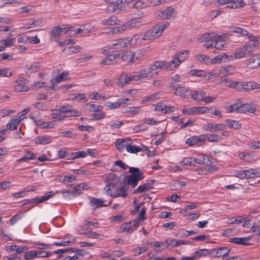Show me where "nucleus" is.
<instances>
[{"label":"nucleus","mask_w":260,"mask_h":260,"mask_svg":"<svg viewBox=\"0 0 260 260\" xmlns=\"http://www.w3.org/2000/svg\"><path fill=\"white\" fill-rule=\"evenodd\" d=\"M169 25L170 23L168 22H161L147 30L143 36L137 34L133 37H128L127 39L129 40L128 45L132 46L141 43L142 40L151 41L157 38L161 35L164 30L168 28Z\"/></svg>","instance_id":"f257e3e1"},{"label":"nucleus","mask_w":260,"mask_h":260,"mask_svg":"<svg viewBox=\"0 0 260 260\" xmlns=\"http://www.w3.org/2000/svg\"><path fill=\"white\" fill-rule=\"evenodd\" d=\"M129 173L131 174L126 176L127 184L131 185L132 188L135 187L138 185V182L144 178L143 173L138 168L129 167Z\"/></svg>","instance_id":"f03ea898"},{"label":"nucleus","mask_w":260,"mask_h":260,"mask_svg":"<svg viewBox=\"0 0 260 260\" xmlns=\"http://www.w3.org/2000/svg\"><path fill=\"white\" fill-rule=\"evenodd\" d=\"M175 68V66L171 63V61L169 62L157 61L151 65L149 68L143 69V74L147 75L149 77L153 76V74L152 72L156 70H160L162 69H166L168 70L172 71Z\"/></svg>","instance_id":"7ed1b4c3"},{"label":"nucleus","mask_w":260,"mask_h":260,"mask_svg":"<svg viewBox=\"0 0 260 260\" xmlns=\"http://www.w3.org/2000/svg\"><path fill=\"white\" fill-rule=\"evenodd\" d=\"M128 0H106L108 4L107 11L110 13L124 11Z\"/></svg>","instance_id":"20e7f679"},{"label":"nucleus","mask_w":260,"mask_h":260,"mask_svg":"<svg viewBox=\"0 0 260 260\" xmlns=\"http://www.w3.org/2000/svg\"><path fill=\"white\" fill-rule=\"evenodd\" d=\"M54 193L53 191H49L45 193L43 196L40 197H36L30 200H24L23 202L24 203L21 205V208L24 209L25 206L29 204H39V203H42L50 198H52L54 196Z\"/></svg>","instance_id":"39448f33"},{"label":"nucleus","mask_w":260,"mask_h":260,"mask_svg":"<svg viewBox=\"0 0 260 260\" xmlns=\"http://www.w3.org/2000/svg\"><path fill=\"white\" fill-rule=\"evenodd\" d=\"M188 53V50H183L176 53L171 63L175 66L176 68L187 57Z\"/></svg>","instance_id":"423d86ee"},{"label":"nucleus","mask_w":260,"mask_h":260,"mask_svg":"<svg viewBox=\"0 0 260 260\" xmlns=\"http://www.w3.org/2000/svg\"><path fill=\"white\" fill-rule=\"evenodd\" d=\"M137 20L134 19L131 20V21L126 22L120 26H116L115 28L113 29L114 32L118 33L124 31L127 28L132 27L136 25Z\"/></svg>","instance_id":"0eeeda50"},{"label":"nucleus","mask_w":260,"mask_h":260,"mask_svg":"<svg viewBox=\"0 0 260 260\" xmlns=\"http://www.w3.org/2000/svg\"><path fill=\"white\" fill-rule=\"evenodd\" d=\"M128 187L126 186V185H122L118 189L111 193V196L114 198H125L128 196V193L126 191Z\"/></svg>","instance_id":"6e6552de"},{"label":"nucleus","mask_w":260,"mask_h":260,"mask_svg":"<svg viewBox=\"0 0 260 260\" xmlns=\"http://www.w3.org/2000/svg\"><path fill=\"white\" fill-rule=\"evenodd\" d=\"M174 13V9L168 7L165 10L162 11H159L157 12V16L162 19H169L171 17H174V16L173 14Z\"/></svg>","instance_id":"1a4fd4ad"},{"label":"nucleus","mask_w":260,"mask_h":260,"mask_svg":"<svg viewBox=\"0 0 260 260\" xmlns=\"http://www.w3.org/2000/svg\"><path fill=\"white\" fill-rule=\"evenodd\" d=\"M66 27L61 28L59 26L53 27L50 31L51 40L58 41L60 32H63Z\"/></svg>","instance_id":"9d476101"},{"label":"nucleus","mask_w":260,"mask_h":260,"mask_svg":"<svg viewBox=\"0 0 260 260\" xmlns=\"http://www.w3.org/2000/svg\"><path fill=\"white\" fill-rule=\"evenodd\" d=\"M193 162L194 164L199 165H209L212 163L208 155L203 154L198 155L197 158H193Z\"/></svg>","instance_id":"9b49d317"},{"label":"nucleus","mask_w":260,"mask_h":260,"mask_svg":"<svg viewBox=\"0 0 260 260\" xmlns=\"http://www.w3.org/2000/svg\"><path fill=\"white\" fill-rule=\"evenodd\" d=\"M235 111L239 113L249 112L253 113L255 111V109L251 105L249 104H245L241 105L240 106H237L235 109Z\"/></svg>","instance_id":"f8f14e48"},{"label":"nucleus","mask_w":260,"mask_h":260,"mask_svg":"<svg viewBox=\"0 0 260 260\" xmlns=\"http://www.w3.org/2000/svg\"><path fill=\"white\" fill-rule=\"evenodd\" d=\"M129 40L127 37L124 39H119L116 40H113L112 46L115 49H118L123 47H126L128 46Z\"/></svg>","instance_id":"ddd939ff"},{"label":"nucleus","mask_w":260,"mask_h":260,"mask_svg":"<svg viewBox=\"0 0 260 260\" xmlns=\"http://www.w3.org/2000/svg\"><path fill=\"white\" fill-rule=\"evenodd\" d=\"M135 54L130 50L124 52L121 56V59L126 62H135Z\"/></svg>","instance_id":"4468645a"},{"label":"nucleus","mask_w":260,"mask_h":260,"mask_svg":"<svg viewBox=\"0 0 260 260\" xmlns=\"http://www.w3.org/2000/svg\"><path fill=\"white\" fill-rule=\"evenodd\" d=\"M120 22L117 17L112 15L102 21L101 24L103 25H118Z\"/></svg>","instance_id":"2eb2a0df"},{"label":"nucleus","mask_w":260,"mask_h":260,"mask_svg":"<svg viewBox=\"0 0 260 260\" xmlns=\"http://www.w3.org/2000/svg\"><path fill=\"white\" fill-rule=\"evenodd\" d=\"M89 199V204L91 206H96V207H101L108 206V205L103 204L105 201L102 199L90 197ZM111 203V202H109L108 205Z\"/></svg>","instance_id":"dca6fc26"},{"label":"nucleus","mask_w":260,"mask_h":260,"mask_svg":"<svg viewBox=\"0 0 260 260\" xmlns=\"http://www.w3.org/2000/svg\"><path fill=\"white\" fill-rule=\"evenodd\" d=\"M21 119L18 117L11 119L9 121L6 125L7 129L10 131L16 129Z\"/></svg>","instance_id":"f3484780"},{"label":"nucleus","mask_w":260,"mask_h":260,"mask_svg":"<svg viewBox=\"0 0 260 260\" xmlns=\"http://www.w3.org/2000/svg\"><path fill=\"white\" fill-rule=\"evenodd\" d=\"M69 73L67 72H64L56 76L55 78H52L51 80L52 83H58L63 81H66L69 79Z\"/></svg>","instance_id":"a211bd4d"},{"label":"nucleus","mask_w":260,"mask_h":260,"mask_svg":"<svg viewBox=\"0 0 260 260\" xmlns=\"http://www.w3.org/2000/svg\"><path fill=\"white\" fill-rule=\"evenodd\" d=\"M246 179L260 177V168L250 169L246 170Z\"/></svg>","instance_id":"6ab92c4d"},{"label":"nucleus","mask_w":260,"mask_h":260,"mask_svg":"<svg viewBox=\"0 0 260 260\" xmlns=\"http://www.w3.org/2000/svg\"><path fill=\"white\" fill-rule=\"evenodd\" d=\"M230 251L231 249L225 247H220L216 250L215 256L218 257L222 256V259H224V257L226 256Z\"/></svg>","instance_id":"aec40b11"},{"label":"nucleus","mask_w":260,"mask_h":260,"mask_svg":"<svg viewBox=\"0 0 260 260\" xmlns=\"http://www.w3.org/2000/svg\"><path fill=\"white\" fill-rule=\"evenodd\" d=\"M129 141V140H128L127 142L126 140L124 139H117L116 142V148L119 152H122L125 148L126 149V145Z\"/></svg>","instance_id":"412c9836"},{"label":"nucleus","mask_w":260,"mask_h":260,"mask_svg":"<svg viewBox=\"0 0 260 260\" xmlns=\"http://www.w3.org/2000/svg\"><path fill=\"white\" fill-rule=\"evenodd\" d=\"M228 60V56L225 53L217 55L216 57L211 60V62L213 63H220L221 62H225Z\"/></svg>","instance_id":"4be33fe9"},{"label":"nucleus","mask_w":260,"mask_h":260,"mask_svg":"<svg viewBox=\"0 0 260 260\" xmlns=\"http://www.w3.org/2000/svg\"><path fill=\"white\" fill-rule=\"evenodd\" d=\"M69 99L71 100H77L78 101H82L83 102H85L87 101L85 94L84 93H72L69 95Z\"/></svg>","instance_id":"5701e85b"},{"label":"nucleus","mask_w":260,"mask_h":260,"mask_svg":"<svg viewBox=\"0 0 260 260\" xmlns=\"http://www.w3.org/2000/svg\"><path fill=\"white\" fill-rule=\"evenodd\" d=\"M79 230L81 234L86 235L88 238L99 239L100 237V234L96 232H92L90 230H88L87 232H84V231L85 230V229L84 227H81Z\"/></svg>","instance_id":"b1692460"},{"label":"nucleus","mask_w":260,"mask_h":260,"mask_svg":"<svg viewBox=\"0 0 260 260\" xmlns=\"http://www.w3.org/2000/svg\"><path fill=\"white\" fill-rule=\"evenodd\" d=\"M245 91H250L254 89L260 88V85L252 82H244Z\"/></svg>","instance_id":"393cba45"},{"label":"nucleus","mask_w":260,"mask_h":260,"mask_svg":"<svg viewBox=\"0 0 260 260\" xmlns=\"http://www.w3.org/2000/svg\"><path fill=\"white\" fill-rule=\"evenodd\" d=\"M101 108H103V107L100 105L90 104L88 103L86 104L84 106V108L85 109V110L89 112H93L94 113L99 111V110H100L99 109H101Z\"/></svg>","instance_id":"a878e982"},{"label":"nucleus","mask_w":260,"mask_h":260,"mask_svg":"<svg viewBox=\"0 0 260 260\" xmlns=\"http://www.w3.org/2000/svg\"><path fill=\"white\" fill-rule=\"evenodd\" d=\"M165 244H166L165 246L166 248H170L177 247L179 245L178 240H176V239H167L165 240V242L161 243L162 246H164Z\"/></svg>","instance_id":"bb28decb"},{"label":"nucleus","mask_w":260,"mask_h":260,"mask_svg":"<svg viewBox=\"0 0 260 260\" xmlns=\"http://www.w3.org/2000/svg\"><path fill=\"white\" fill-rule=\"evenodd\" d=\"M217 37V35L214 32L206 33L203 35L200 39L201 42L209 41L210 40H213Z\"/></svg>","instance_id":"cd10ccee"},{"label":"nucleus","mask_w":260,"mask_h":260,"mask_svg":"<svg viewBox=\"0 0 260 260\" xmlns=\"http://www.w3.org/2000/svg\"><path fill=\"white\" fill-rule=\"evenodd\" d=\"M129 81H131L129 76L126 74H123L120 76L119 81L117 84L120 86H122L124 84L127 83Z\"/></svg>","instance_id":"c85d7f7f"},{"label":"nucleus","mask_w":260,"mask_h":260,"mask_svg":"<svg viewBox=\"0 0 260 260\" xmlns=\"http://www.w3.org/2000/svg\"><path fill=\"white\" fill-rule=\"evenodd\" d=\"M87 153L86 151H77L76 152H72L70 154V157L68 159H74L77 158H82L86 156Z\"/></svg>","instance_id":"c756f323"},{"label":"nucleus","mask_w":260,"mask_h":260,"mask_svg":"<svg viewBox=\"0 0 260 260\" xmlns=\"http://www.w3.org/2000/svg\"><path fill=\"white\" fill-rule=\"evenodd\" d=\"M103 108H100L99 111L94 112L92 114V120H99L105 118V114L103 111Z\"/></svg>","instance_id":"7c9ffc66"},{"label":"nucleus","mask_w":260,"mask_h":260,"mask_svg":"<svg viewBox=\"0 0 260 260\" xmlns=\"http://www.w3.org/2000/svg\"><path fill=\"white\" fill-rule=\"evenodd\" d=\"M120 230L122 232H127L129 233H132L134 231L131 222H128L122 224L120 227Z\"/></svg>","instance_id":"2f4dec72"},{"label":"nucleus","mask_w":260,"mask_h":260,"mask_svg":"<svg viewBox=\"0 0 260 260\" xmlns=\"http://www.w3.org/2000/svg\"><path fill=\"white\" fill-rule=\"evenodd\" d=\"M131 81H138L144 79V78L149 77L147 75L143 74V70L140 72L138 75H129Z\"/></svg>","instance_id":"473e14b6"},{"label":"nucleus","mask_w":260,"mask_h":260,"mask_svg":"<svg viewBox=\"0 0 260 260\" xmlns=\"http://www.w3.org/2000/svg\"><path fill=\"white\" fill-rule=\"evenodd\" d=\"M126 150L129 153H135L143 151V149L142 147L135 146L128 143Z\"/></svg>","instance_id":"72a5a7b5"},{"label":"nucleus","mask_w":260,"mask_h":260,"mask_svg":"<svg viewBox=\"0 0 260 260\" xmlns=\"http://www.w3.org/2000/svg\"><path fill=\"white\" fill-rule=\"evenodd\" d=\"M188 91V90L186 87L182 86L181 88H180V89L176 90V91H175L174 93L175 94L180 96V97L186 98H187V95L186 93Z\"/></svg>","instance_id":"f704fd0d"},{"label":"nucleus","mask_w":260,"mask_h":260,"mask_svg":"<svg viewBox=\"0 0 260 260\" xmlns=\"http://www.w3.org/2000/svg\"><path fill=\"white\" fill-rule=\"evenodd\" d=\"M230 242L239 245H250V243H245L244 238L234 237L231 239Z\"/></svg>","instance_id":"c9c22d12"},{"label":"nucleus","mask_w":260,"mask_h":260,"mask_svg":"<svg viewBox=\"0 0 260 260\" xmlns=\"http://www.w3.org/2000/svg\"><path fill=\"white\" fill-rule=\"evenodd\" d=\"M232 1L233 2L234 6H229V8L232 9L242 8L246 5V3L243 0H232Z\"/></svg>","instance_id":"e433bc0d"},{"label":"nucleus","mask_w":260,"mask_h":260,"mask_svg":"<svg viewBox=\"0 0 260 260\" xmlns=\"http://www.w3.org/2000/svg\"><path fill=\"white\" fill-rule=\"evenodd\" d=\"M251 58L249 59V63H252V68L260 65V61L258 56L256 55H253Z\"/></svg>","instance_id":"4c0bfd02"},{"label":"nucleus","mask_w":260,"mask_h":260,"mask_svg":"<svg viewBox=\"0 0 260 260\" xmlns=\"http://www.w3.org/2000/svg\"><path fill=\"white\" fill-rule=\"evenodd\" d=\"M185 142L187 144L191 146L197 145L199 143L198 136H194L189 137L186 140Z\"/></svg>","instance_id":"58836bf2"},{"label":"nucleus","mask_w":260,"mask_h":260,"mask_svg":"<svg viewBox=\"0 0 260 260\" xmlns=\"http://www.w3.org/2000/svg\"><path fill=\"white\" fill-rule=\"evenodd\" d=\"M37 253L35 250H30L25 253L24 258L26 260L33 259L35 257H37Z\"/></svg>","instance_id":"ea45409f"},{"label":"nucleus","mask_w":260,"mask_h":260,"mask_svg":"<svg viewBox=\"0 0 260 260\" xmlns=\"http://www.w3.org/2000/svg\"><path fill=\"white\" fill-rule=\"evenodd\" d=\"M181 163L185 166H196L193 162V157H185L181 161Z\"/></svg>","instance_id":"a19ab883"},{"label":"nucleus","mask_w":260,"mask_h":260,"mask_svg":"<svg viewBox=\"0 0 260 260\" xmlns=\"http://www.w3.org/2000/svg\"><path fill=\"white\" fill-rule=\"evenodd\" d=\"M40 67V64L38 62L33 63L28 69L26 73L31 74L36 72Z\"/></svg>","instance_id":"79ce46f5"},{"label":"nucleus","mask_w":260,"mask_h":260,"mask_svg":"<svg viewBox=\"0 0 260 260\" xmlns=\"http://www.w3.org/2000/svg\"><path fill=\"white\" fill-rule=\"evenodd\" d=\"M123 121L117 120L110 122L108 124V125H109L112 129H116L119 128L122 125H123Z\"/></svg>","instance_id":"37998d69"},{"label":"nucleus","mask_w":260,"mask_h":260,"mask_svg":"<svg viewBox=\"0 0 260 260\" xmlns=\"http://www.w3.org/2000/svg\"><path fill=\"white\" fill-rule=\"evenodd\" d=\"M13 71H10V69H0V76L2 77H10L13 74Z\"/></svg>","instance_id":"c03bdc74"},{"label":"nucleus","mask_w":260,"mask_h":260,"mask_svg":"<svg viewBox=\"0 0 260 260\" xmlns=\"http://www.w3.org/2000/svg\"><path fill=\"white\" fill-rule=\"evenodd\" d=\"M234 55L236 59H240L245 57L244 52L243 51L242 48L241 47L236 50V51L234 53Z\"/></svg>","instance_id":"a18cd8bd"},{"label":"nucleus","mask_w":260,"mask_h":260,"mask_svg":"<svg viewBox=\"0 0 260 260\" xmlns=\"http://www.w3.org/2000/svg\"><path fill=\"white\" fill-rule=\"evenodd\" d=\"M207 135L208 141L211 142H217L219 139H222L221 137L216 134H207Z\"/></svg>","instance_id":"49530a36"},{"label":"nucleus","mask_w":260,"mask_h":260,"mask_svg":"<svg viewBox=\"0 0 260 260\" xmlns=\"http://www.w3.org/2000/svg\"><path fill=\"white\" fill-rule=\"evenodd\" d=\"M81 112L70 108L69 111L68 112V114L66 115V117L79 116L81 115Z\"/></svg>","instance_id":"de8ad7c7"},{"label":"nucleus","mask_w":260,"mask_h":260,"mask_svg":"<svg viewBox=\"0 0 260 260\" xmlns=\"http://www.w3.org/2000/svg\"><path fill=\"white\" fill-rule=\"evenodd\" d=\"M58 156L60 158H65L67 157H70V153L66 151V148H63L58 151Z\"/></svg>","instance_id":"09e8293b"},{"label":"nucleus","mask_w":260,"mask_h":260,"mask_svg":"<svg viewBox=\"0 0 260 260\" xmlns=\"http://www.w3.org/2000/svg\"><path fill=\"white\" fill-rule=\"evenodd\" d=\"M233 87L239 91H245L243 82H234V85H233Z\"/></svg>","instance_id":"8fccbe9b"},{"label":"nucleus","mask_w":260,"mask_h":260,"mask_svg":"<svg viewBox=\"0 0 260 260\" xmlns=\"http://www.w3.org/2000/svg\"><path fill=\"white\" fill-rule=\"evenodd\" d=\"M90 29L85 28V25H83L81 27H80V28H77V30L76 31V32L72 33L71 35H76L77 34H81V33L87 34V33H89L90 32Z\"/></svg>","instance_id":"3c124183"},{"label":"nucleus","mask_w":260,"mask_h":260,"mask_svg":"<svg viewBox=\"0 0 260 260\" xmlns=\"http://www.w3.org/2000/svg\"><path fill=\"white\" fill-rule=\"evenodd\" d=\"M29 89V87L21 84H17L15 86V90L18 92L27 91Z\"/></svg>","instance_id":"603ef678"},{"label":"nucleus","mask_w":260,"mask_h":260,"mask_svg":"<svg viewBox=\"0 0 260 260\" xmlns=\"http://www.w3.org/2000/svg\"><path fill=\"white\" fill-rule=\"evenodd\" d=\"M243 51L244 52L245 56L250 57L253 55V52L252 50H250L248 47L246 46V45H244L242 47Z\"/></svg>","instance_id":"864d4df0"},{"label":"nucleus","mask_w":260,"mask_h":260,"mask_svg":"<svg viewBox=\"0 0 260 260\" xmlns=\"http://www.w3.org/2000/svg\"><path fill=\"white\" fill-rule=\"evenodd\" d=\"M149 190L145 184L139 186L136 190L134 191V193L137 194L139 193H143Z\"/></svg>","instance_id":"5fc2aeb1"},{"label":"nucleus","mask_w":260,"mask_h":260,"mask_svg":"<svg viewBox=\"0 0 260 260\" xmlns=\"http://www.w3.org/2000/svg\"><path fill=\"white\" fill-rule=\"evenodd\" d=\"M35 122L38 126H40V128H48L50 126V123L48 122H42L40 120L35 119Z\"/></svg>","instance_id":"6e6d98bb"},{"label":"nucleus","mask_w":260,"mask_h":260,"mask_svg":"<svg viewBox=\"0 0 260 260\" xmlns=\"http://www.w3.org/2000/svg\"><path fill=\"white\" fill-rule=\"evenodd\" d=\"M15 39H11V40H7V39H4L2 40L1 41V43L2 44H3L5 47H10L12 45H13L14 42H15Z\"/></svg>","instance_id":"4d7b16f0"},{"label":"nucleus","mask_w":260,"mask_h":260,"mask_svg":"<svg viewBox=\"0 0 260 260\" xmlns=\"http://www.w3.org/2000/svg\"><path fill=\"white\" fill-rule=\"evenodd\" d=\"M245 45L246 47H248L250 50H252V52H253L255 50V48L259 45V42L258 41H255Z\"/></svg>","instance_id":"13d9d810"},{"label":"nucleus","mask_w":260,"mask_h":260,"mask_svg":"<svg viewBox=\"0 0 260 260\" xmlns=\"http://www.w3.org/2000/svg\"><path fill=\"white\" fill-rule=\"evenodd\" d=\"M198 59L199 61L206 63L210 60V58L209 56L203 54L199 55L198 56Z\"/></svg>","instance_id":"bf43d9fd"},{"label":"nucleus","mask_w":260,"mask_h":260,"mask_svg":"<svg viewBox=\"0 0 260 260\" xmlns=\"http://www.w3.org/2000/svg\"><path fill=\"white\" fill-rule=\"evenodd\" d=\"M36 252L38 253L37 257H38V258L39 257L43 258V257H49L51 255V253L49 252H44L43 251H40V250L36 251Z\"/></svg>","instance_id":"052dcab7"},{"label":"nucleus","mask_w":260,"mask_h":260,"mask_svg":"<svg viewBox=\"0 0 260 260\" xmlns=\"http://www.w3.org/2000/svg\"><path fill=\"white\" fill-rule=\"evenodd\" d=\"M61 137L73 138L76 136L75 134H73L71 131H62L59 133Z\"/></svg>","instance_id":"680f3d73"},{"label":"nucleus","mask_w":260,"mask_h":260,"mask_svg":"<svg viewBox=\"0 0 260 260\" xmlns=\"http://www.w3.org/2000/svg\"><path fill=\"white\" fill-rule=\"evenodd\" d=\"M137 2H135L133 5V7L136 9H142L146 6V5L144 3L142 2L140 0H136Z\"/></svg>","instance_id":"e2e57ef3"},{"label":"nucleus","mask_w":260,"mask_h":260,"mask_svg":"<svg viewBox=\"0 0 260 260\" xmlns=\"http://www.w3.org/2000/svg\"><path fill=\"white\" fill-rule=\"evenodd\" d=\"M70 109V106L69 105L60 106V108L56 110L57 111L65 114H68V112Z\"/></svg>","instance_id":"0e129e2a"},{"label":"nucleus","mask_w":260,"mask_h":260,"mask_svg":"<svg viewBox=\"0 0 260 260\" xmlns=\"http://www.w3.org/2000/svg\"><path fill=\"white\" fill-rule=\"evenodd\" d=\"M182 113L184 115L194 114H196V108L184 109L182 111Z\"/></svg>","instance_id":"69168bd1"},{"label":"nucleus","mask_w":260,"mask_h":260,"mask_svg":"<svg viewBox=\"0 0 260 260\" xmlns=\"http://www.w3.org/2000/svg\"><path fill=\"white\" fill-rule=\"evenodd\" d=\"M166 106L164 105V104L159 103L155 105L154 110L155 111H161L162 113H164V109Z\"/></svg>","instance_id":"338daca9"},{"label":"nucleus","mask_w":260,"mask_h":260,"mask_svg":"<svg viewBox=\"0 0 260 260\" xmlns=\"http://www.w3.org/2000/svg\"><path fill=\"white\" fill-rule=\"evenodd\" d=\"M112 58L109 55L106 56L101 62V64H105V65H109L114 60L112 59Z\"/></svg>","instance_id":"774afa93"}]
</instances>
